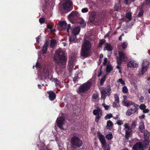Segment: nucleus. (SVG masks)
<instances>
[{
    "label": "nucleus",
    "instance_id": "obj_62",
    "mask_svg": "<svg viewBox=\"0 0 150 150\" xmlns=\"http://www.w3.org/2000/svg\"><path fill=\"white\" fill-rule=\"evenodd\" d=\"M35 67L36 68H40V66L39 64V63L37 62L36 64Z\"/></svg>",
    "mask_w": 150,
    "mask_h": 150
},
{
    "label": "nucleus",
    "instance_id": "obj_21",
    "mask_svg": "<svg viewBox=\"0 0 150 150\" xmlns=\"http://www.w3.org/2000/svg\"><path fill=\"white\" fill-rule=\"evenodd\" d=\"M150 142V141L148 139H145L142 142H141L144 150L149 145Z\"/></svg>",
    "mask_w": 150,
    "mask_h": 150
},
{
    "label": "nucleus",
    "instance_id": "obj_19",
    "mask_svg": "<svg viewBox=\"0 0 150 150\" xmlns=\"http://www.w3.org/2000/svg\"><path fill=\"white\" fill-rule=\"evenodd\" d=\"M141 142L137 143L132 147L133 150H144Z\"/></svg>",
    "mask_w": 150,
    "mask_h": 150
},
{
    "label": "nucleus",
    "instance_id": "obj_15",
    "mask_svg": "<svg viewBox=\"0 0 150 150\" xmlns=\"http://www.w3.org/2000/svg\"><path fill=\"white\" fill-rule=\"evenodd\" d=\"M123 105L127 107L131 105H133V107H135V106L138 107V105L136 104L134 102L129 100L125 101L124 100L123 101Z\"/></svg>",
    "mask_w": 150,
    "mask_h": 150
},
{
    "label": "nucleus",
    "instance_id": "obj_3",
    "mask_svg": "<svg viewBox=\"0 0 150 150\" xmlns=\"http://www.w3.org/2000/svg\"><path fill=\"white\" fill-rule=\"evenodd\" d=\"M71 146L73 149L80 147L82 145V141L78 137L73 135L71 139Z\"/></svg>",
    "mask_w": 150,
    "mask_h": 150
},
{
    "label": "nucleus",
    "instance_id": "obj_26",
    "mask_svg": "<svg viewBox=\"0 0 150 150\" xmlns=\"http://www.w3.org/2000/svg\"><path fill=\"white\" fill-rule=\"evenodd\" d=\"M56 44V40L55 39H52L50 41V47L52 48H54Z\"/></svg>",
    "mask_w": 150,
    "mask_h": 150
},
{
    "label": "nucleus",
    "instance_id": "obj_51",
    "mask_svg": "<svg viewBox=\"0 0 150 150\" xmlns=\"http://www.w3.org/2000/svg\"><path fill=\"white\" fill-rule=\"evenodd\" d=\"M102 105L104 107L105 110H108L109 107V105H106L105 104H103Z\"/></svg>",
    "mask_w": 150,
    "mask_h": 150
},
{
    "label": "nucleus",
    "instance_id": "obj_17",
    "mask_svg": "<svg viewBox=\"0 0 150 150\" xmlns=\"http://www.w3.org/2000/svg\"><path fill=\"white\" fill-rule=\"evenodd\" d=\"M90 50L83 48H81V56L85 57H87L89 56V53Z\"/></svg>",
    "mask_w": 150,
    "mask_h": 150
},
{
    "label": "nucleus",
    "instance_id": "obj_10",
    "mask_svg": "<svg viewBox=\"0 0 150 150\" xmlns=\"http://www.w3.org/2000/svg\"><path fill=\"white\" fill-rule=\"evenodd\" d=\"M64 121L65 119L63 117L61 116L58 117L56 121L58 127L61 129H63L62 126L64 124Z\"/></svg>",
    "mask_w": 150,
    "mask_h": 150
},
{
    "label": "nucleus",
    "instance_id": "obj_63",
    "mask_svg": "<svg viewBox=\"0 0 150 150\" xmlns=\"http://www.w3.org/2000/svg\"><path fill=\"white\" fill-rule=\"evenodd\" d=\"M102 74V71H101V70H100V71L99 73L98 74V77H99L101 76V74Z\"/></svg>",
    "mask_w": 150,
    "mask_h": 150
},
{
    "label": "nucleus",
    "instance_id": "obj_47",
    "mask_svg": "<svg viewBox=\"0 0 150 150\" xmlns=\"http://www.w3.org/2000/svg\"><path fill=\"white\" fill-rule=\"evenodd\" d=\"M121 47L123 49L126 48L127 46V44L125 42H123L121 45Z\"/></svg>",
    "mask_w": 150,
    "mask_h": 150
},
{
    "label": "nucleus",
    "instance_id": "obj_37",
    "mask_svg": "<svg viewBox=\"0 0 150 150\" xmlns=\"http://www.w3.org/2000/svg\"><path fill=\"white\" fill-rule=\"evenodd\" d=\"M128 89L126 86H124L122 89V92L124 93H127L128 92Z\"/></svg>",
    "mask_w": 150,
    "mask_h": 150
},
{
    "label": "nucleus",
    "instance_id": "obj_23",
    "mask_svg": "<svg viewBox=\"0 0 150 150\" xmlns=\"http://www.w3.org/2000/svg\"><path fill=\"white\" fill-rule=\"evenodd\" d=\"M105 47L103 49L104 51L107 50L110 51H112L113 50V47L109 44L106 43L105 44Z\"/></svg>",
    "mask_w": 150,
    "mask_h": 150
},
{
    "label": "nucleus",
    "instance_id": "obj_9",
    "mask_svg": "<svg viewBox=\"0 0 150 150\" xmlns=\"http://www.w3.org/2000/svg\"><path fill=\"white\" fill-rule=\"evenodd\" d=\"M80 16V14L76 11H74L69 15V18L74 21L77 20Z\"/></svg>",
    "mask_w": 150,
    "mask_h": 150
},
{
    "label": "nucleus",
    "instance_id": "obj_2",
    "mask_svg": "<svg viewBox=\"0 0 150 150\" xmlns=\"http://www.w3.org/2000/svg\"><path fill=\"white\" fill-rule=\"evenodd\" d=\"M91 86V81H88L87 82L80 86L77 92L79 94H80L81 96H83L90 89Z\"/></svg>",
    "mask_w": 150,
    "mask_h": 150
},
{
    "label": "nucleus",
    "instance_id": "obj_52",
    "mask_svg": "<svg viewBox=\"0 0 150 150\" xmlns=\"http://www.w3.org/2000/svg\"><path fill=\"white\" fill-rule=\"evenodd\" d=\"M107 61L108 60L107 58H105L104 59L103 62V64L104 65H105L107 64Z\"/></svg>",
    "mask_w": 150,
    "mask_h": 150
},
{
    "label": "nucleus",
    "instance_id": "obj_34",
    "mask_svg": "<svg viewBox=\"0 0 150 150\" xmlns=\"http://www.w3.org/2000/svg\"><path fill=\"white\" fill-rule=\"evenodd\" d=\"M106 78V76L105 75L103 76V77L101 79L100 82V85L101 86H102L103 85L104 82L105 81Z\"/></svg>",
    "mask_w": 150,
    "mask_h": 150
},
{
    "label": "nucleus",
    "instance_id": "obj_5",
    "mask_svg": "<svg viewBox=\"0 0 150 150\" xmlns=\"http://www.w3.org/2000/svg\"><path fill=\"white\" fill-rule=\"evenodd\" d=\"M117 64L121 65L122 62H125L127 61L128 58L126 54L122 51L118 52V56L116 57Z\"/></svg>",
    "mask_w": 150,
    "mask_h": 150
},
{
    "label": "nucleus",
    "instance_id": "obj_18",
    "mask_svg": "<svg viewBox=\"0 0 150 150\" xmlns=\"http://www.w3.org/2000/svg\"><path fill=\"white\" fill-rule=\"evenodd\" d=\"M47 93L49 95L48 97L51 101H53L55 99L56 95L54 92L52 91H47Z\"/></svg>",
    "mask_w": 150,
    "mask_h": 150
},
{
    "label": "nucleus",
    "instance_id": "obj_14",
    "mask_svg": "<svg viewBox=\"0 0 150 150\" xmlns=\"http://www.w3.org/2000/svg\"><path fill=\"white\" fill-rule=\"evenodd\" d=\"M99 140L101 143L102 146H106L107 144L104 136L100 133L98 134Z\"/></svg>",
    "mask_w": 150,
    "mask_h": 150
},
{
    "label": "nucleus",
    "instance_id": "obj_16",
    "mask_svg": "<svg viewBox=\"0 0 150 150\" xmlns=\"http://www.w3.org/2000/svg\"><path fill=\"white\" fill-rule=\"evenodd\" d=\"M137 107L135 106L133 108H131L128 109L126 112V115L129 116L133 113L137 112H138V108Z\"/></svg>",
    "mask_w": 150,
    "mask_h": 150
},
{
    "label": "nucleus",
    "instance_id": "obj_22",
    "mask_svg": "<svg viewBox=\"0 0 150 150\" xmlns=\"http://www.w3.org/2000/svg\"><path fill=\"white\" fill-rule=\"evenodd\" d=\"M58 24H59L60 28L62 29L65 30L66 29L67 25V23L66 22L62 21L59 22Z\"/></svg>",
    "mask_w": 150,
    "mask_h": 150
},
{
    "label": "nucleus",
    "instance_id": "obj_1",
    "mask_svg": "<svg viewBox=\"0 0 150 150\" xmlns=\"http://www.w3.org/2000/svg\"><path fill=\"white\" fill-rule=\"evenodd\" d=\"M137 125L136 122L134 121L131 125V127L129 125V124L125 123L124 125V130L125 131V138L127 139H128L129 137L132 136V129H134Z\"/></svg>",
    "mask_w": 150,
    "mask_h": 150
},
{
    "label": "nucleus",
    "instance_id": "obj_58",
    "mask_svg": "<svg viewBox=\"0 0 150 150\" xmlns=\"http://www.w3.org/2000/svg\"><path fill=\"white\" fill-rule=\"evenodd\" d=\"M145 117V115L144 114H143L142 115L139 116V119H144Z\"/></svg>",
    "mask_w": 150,
    "mask_h": 150
},
{
    "label": "nucleus",
    "instance_id": "obj_8",
    "mask_svg": "<svg viewBox=\"0 0 150 150\" xmlns=\"http://www.w3.org/2000/svg\"><path fill=\"white\" fill-rule=\"evenodd\" d=\"M71 35L69 38V41L70 42L75 41L77 39L76 35L79 34L80 31V28L79 27H76L73 29H71Z\"/></svg>",
    "mask_w": 150,
    "mask_h": 150
},
{
    "label": "nucleus",
    "instance_id": "obj_64",
    "mask_svg": "<svg viewBox=\"0 0 150 150\" xmlns=\"http://www.w3.org/2000/svg\"><path fill=\"white\" fill-rule=\"evenodd\" d=\"M146 4H147L150 5V0H146Z\"/></svg>",
    "mask_w": 150,
    "mask_h": 150
},
{
    "label": "nucleus",
    "instance_id": "obj_25",
    "mask_svg": "<svg viewBox=\"0 0 150 150\" xmlns=\"http://www.w3.org/2000/svg\"><path fill=\"white\" fill-rule=\"evenodd\" d=\"M143 132H144V138L146 139L148 138L149 137L150 134L149 132H148L147 130H145Z\"/></svg>",
    "mask_w": 150,
    "mask_h": 150
},
{
    "label": "nucleus",
    "instance_id": "obj_6",
    "mask_svg": "<svg viewBox=\"0 0 150 150\" xmlns=\"http://www.w3.org/2000/svg\"><path fill=\"white\" fill-rule=\"evenodd\" d=\"M57 56V59L60 61L61 64L63 65L66 64L67 57L65 55V53L63 51L58 50L56 51Z\"/></svg>",
    "mask_w": 150,
    "mask_h": 150
},
{
    "label": "nucleus",
    "instance_id": "obj_30",
    "mask_svg": "<svg viewBox=\"0 0 150 150\" xmlns=\"http://www.w3.org/2000/svg\"><path fill=\"white\" fill-rule=\"evenodd\" d=\"M126 18L128 19L129 21H131L132 19V13L131 12H129L126 13Z\"/></svg>",
    "mask_w": 150,
    "mask_h": 150
},
{
    "label": "nucleus",
    "instance_id": "obj_7",
    "mask_svg": "<svg viewBox=\"0 0 150 150\" xmlns=\"http://www.w3.org/2000/svg\"><path fill=\"white\" fill-rule=\"evenodd\" d=\"M100 90L101 92V98L104 100L105 99L107 95L109 96L111 93V89L110 85H108L107 87L105 88L100 87Z\"/></svg>",
    "mask_w": 150,
    "mask_h": 150
},
{
    "label": "nucleus",
    "instance_id": "obj_29",
    "mask_svg": "<svg viewBox=\"0 0 150 150\" xmlns=\"http://www.w3.org/2000/svg\"><path fill=\"white\" fill-rule=\"evenodd\" d=\"M97 115V116L96 117L95 121L97 122H98L102 115V112H101L100 113H98V114Z\"/></svg>",
    "mask_w": 150,
    "mask_h": 150
},
{
    "label": "nucleus",
    "instance_id": "obj_38",
    "mask_svg": "<svg viewBox=\"0 0 150 150\" xmlns=\"http://www.w3.org/2000/svg\"><path fill=\"white\" fill-rule=\"evenodd\" d=\"M117 83L120 82L121 84H122L123 85H125V81L122 80V79H120L117 80Z\"/></svg>",
    "mask_w": 150,
    "mask_h": 150
},
{
    "label": "nucleus",
    "instance_id": "obj_35",
    "mask_svg": "<svg viewBox=\"0 0 150 150\" xmlns=\"http://www.w3.org/2000/svg\"><path fill=\"white\" fill-rule=\"evenodd\" d=\"M115 98V102H116L117 103H119V97L117 94H115L114 96Z\"/></svg>",
    "mask_w": 150,
    "mask_h": 150
},
{
    "label": "nucleus",
    "instance_id": "obj_45",
    "mask_svg": "<svg viewBox=\"0 0 150 150\" xmlns=\"http://www.w3.org/2000/svg\"><path fill=\"white\" fill-rule=\"evenodd\" d=\"M139 108L141 110H143L146 108V106L144 104H141L140 105Z\"/></svg>",
    "mask_w": 150,
    "mask_h": 150
},
{
    "label": "nucleus",
    "instance_id": "obj_40",
    "mask_svg": "<svg viewBox=\"0 0 150 150\" xmlns=\"http://www.w3.org/2000/svg\"><path fill=\"white\" fill-rule=\"evenodd\" d=\"M113 117L112 115L111 114H108L105 117V119H110Z\"/></svg>",
    "mask_w": 150,
    "mask_h": 150
},
{
    "label": "nucleus",
    "instance_id": "obj_13",
    "mask_svg": "<svg viewBox=\"0 0 150 150\" xmlns=\"http://www.w3.org/2000/svg\"><path fill=\"white\" fill-rule=\"evenodd\" d=\"M92 46L91 42L87 40H85L82 48L91 50Z\"/></svg>",
    "mask_w": 150,
    "mask_h": 150
},
{
    "label": "nucleus",
    "instance_id": "obj_61",
    "mask_svg": "<svg viewBox=\"0 0 150 150\" xmlns=\"http://www.w3.org/2000/svg\"><path fill=\"white\" fill-rule=\"evenodd\" d=\"M149 110L147 109H145V108L143 110V112L144 113H148L149 112Z\"/></svg>",
    "mask_w": 150,
    "mask_h": 150
},
{
    "label": "nucleus",
    "instance_id": "obj_46",
    "mask_svg": "<svg viewBox=\"0 0 150 150\" xmlns=\"http://www.w3.org/2000/svg\"><path fill=\"white\" fill-rule=\"evenodd\" d=\"M88 9L87 8H84L81 9V12L83 13H85L88 11Z\"/></svg>",
    "mask_w": 150,
    "mask_h": 150
},
{
    "label": "nucleus",
    "instance_id": "obj_36",
    "mask_svg": "<svg viewBox=\"0 0 150 150\" xmlns=\"http://www.w3.org/2000/svg\"><path fill=\"white\" fill-rule=\"evenodd\" d=\"M112 69V67L110 65L107 66L106 68V71L107 72H110Z\"/></svg>",
    "mask_w": 150,
    "mask_h": 150
},
{
    "label": "nucleus",
    "instance_id": "obj_48",
    "mask_svg": "<svg viewBox=\"0 0 150 150\" xmlns=\"http://www.w3.org/2000/svg\"><path fill=\"white\" fill-rule=\"evenodd\" d=\"M80 24L81 25H82V26L83 27H85L86 25V23L85 22V21L83 20L82 21L80 22Z\"/></svg>",
    "mask_w": 150,
    "mask_h": 150
},
{
    "label": "nucleus",
    "instance_id": "obj_41",
    "mask_svg": "<svg viewBox=\"0 0 150 150\" xmlns=\"http://www.w3.org/2000/svg\"><path fill=\"white\" fill-rule=\"evenodd\" d=\"M47 48L46 47H43L42 49V53L43 54H45L47 52Z\"/></svg>",
    "mask_w": 150,
    "mask_h": 150
},
{
    "label": "nucleus",
    "instance_id": "obj_49",
    "mask_svg": "<svg viewBox=\"0 0 150 150\" xmlns=\"http://www.w3.org/2000/svg\"><path fill=\"white\" fill-rule=\"evenodd\" d=\"M117 123L118 125H121L123 124V122L122 120H118L117 121Z\"/></svg>",
    "mask_w": 150,
    "mask_h": 150
},
{
    "label": "nucleus",
    "instance_id": "obj_44",
    "mask_svg": "<svg viewBox=\"0 0 150 150\" xmlns=\"http://www.w3.org/2000/svg\"><path fill=\"white\" fill-rule=\"evenodd\" d=\"M39 21L40 24H43L45 21V19L43 18H40L39 19Z\"/></svg>",
    "mask_w": 150,
    "mask_h": 150
},
{
    "label": "nucleus",
    "instance_id": "obj_28",
    "mask_svg": "<svg viewBox=\"0 0 150 150\" xmlns=\"http://www.w3.org/2000/svg\"><path fill=\"white\" fill-rule=\"evenodd\" d=\"M102 112L100 108H98L97 109H95L93 111V113L95 115H98V113H100V112Z\"/></svg>",
    "mask_w": 150,
    "mask_h": 150
},
{
    "label": "nucleus",
    "instance_id": "obj_24",
    "mask_svg": "<svg viewBox=\"0 0 150 150\" xmlns=\"http://www.w3.org/2000/svg\"><path fill=\"white\" fill-rule=\"evenodd\" d=\"M138 10L139 11V12L138 14V16L139 17H140L143 16L144 13V11L142 7L138 8Z\"/></svg>",
    "mask_w": 150,
    "mask_h": 150
},
{
    "label": "nucleus",
    "instance_id": "obj_32",
    "mask_svg": "<svg viewBox=\"0 0 150 150\" xmlns=\"http://www.w3.org/2000/svg\"><path fill=\"white\" fill-rule=\"evenodd\" d=\"M114 9L115 11H120L121 10L120 7H119V4H115L114 6Z\"/></svg>",
    "mask_w": 150,
    "mask_h": 150
},
{
    "label": "nucleus",
    "instance_id": "obj_42",
    "mask_svg": "<svg viewBox=\"0 0 150 150\" xmlns=\"http://www.w3.org/2000/svg\"><path fill=\"white\" fill-rule=\"evenodd\" d=\"M121 65H118L117 64V65L116 67V68L119 70V72L120 74L122 73V72L121 71Z\"/></svg>",
    "mask_w": 150,
    "mask_h": 150
},
{
    "label": "nucleus",
    "instance_id": "obj_11",
    "mask_svg": "<svg viewBox=\"0 0 150 150\" xmlns=\"http://www.w3.org/2000/svg\"><path fill=\"white\" fill-rule=\"evenodd\" d=\"M149 62L146 60H143L142 64V69L141 72L142 74H143L146 71L148 68Z\"/></svg>",
    "mask_w": 150,
    "mask_h": 150
},
{
    "label": "nucleus",
    "instance_id": "obj_43",
    "mask_svg": "<svg viewBox=\"0 0 150 150\" xmlns=\"http://www.w3.org/2000/svg\"><path fill=\"white\" fill-rule=\"evenodd\" d=\"M119 105V103H117L116 102H114L112 103V106L114 108L118 107Z\"/></svg>",
    "mask_w": 150,
    "mask_h": 150
},
{
    "label": "nucleus",
    "instance_id": "obj_33",
    "mask_svg": "<svg viewBox=\"0 0 150 150\" xmlns=\"http://www.w3.org/2000/svg\"><path fill=\"white\" fill-rule=\"evenodd\" d=\"M105 41L106 40L105 39L100 40L99 42V47H101L103 44L105 43Z\"/></svg>",
    "mask_w": 150,
    "mask_h": 150
},
{
    "label": "nucleus",
    "instance_id": "obj_54",
    "mask_svg": "<svg viewBox=\"0 0 150 150\" xmlns=\"http://www.w3.org/2000/svg\"><path fill=\"white\" fill-rule=\"evenodd\" d=\"M98 96L96 94H93L92 96V98L94 99H96L98 98Z\"/></svg>",
    "mask_w": 150,
    "mask_h": 150
},
{
    "label": "nucleus",
    "instance_id": "obj_53",
    "mask_svg": "<svg viewBox=\"0 0 150 150\" xmlns=\"http://www.w3.org/2000/svg\"><path fill=\"white\" fill-rule=\"evenodd\" d=\"M71 26L70 24H68L67 28V32L69 33V30L71 29Z\"/></svg>",
    "mask_w": 150,
    "mask_h": 150
},
{
    "label": "nucleus",
    "instance_id": "obj_4",
    "mask_svg": "<svg viewBox=\"0 0 150 150\" xmlns=\"http://www.w3.org/2000/svg\"><path fill=\"white\" fill-rule=\"evenodd\" d=\"M62 4L63 8L62 11L64 13H68L73 8V3L71 0H63Z\"/></svg>",
    "mask_w": 150,
    "mask_h": 150
},
{
    "label": "nucleus",
    "instance_id": "obj_57",
    "mask_svg": "<svg viewBox=\"0 0 150 150\" xmlns=\"http://www.w3.org/2000/svg\"><path fill=\"white\" fill-rule=\"evenodd\" d=\"M144 100V97L143 96H140L139 100L141 102H143V100Z\"/></svg>",
    "mask_w": 150,
    "mask_h": 150
},
{
    "label": "nucleus",
    "instance_id": "obj_27",
    "mask_svg": "<svg viewBox=\"0 0 150 150\" xmlns=\"http://www.w3.org/2000/svg\"><path fill=\"white\" fill-rule=\"evenodd\" d=\"M139 129L140 131H141V132H143L145 130V127L144 125V123H142L141 125H139Z\"/></svg>",
    "mask_w": 150,
    "mask_h": 150
},
{
    "label": "nucleus",
    "instance_id": "obj_59",
    "mask_svg": "<svg viewBox=\"0 0 150 150\" xmlns=\"http://www.w3.org/2000/svg\"><path fill=\"white\" fill-rule=\"evenodd\" d=\"M53 81H54L56 83H59V81L58 79L57 78H54L53 79Z\"/></svg>",
    "mask_w": 150,
    "mask_h": 150
},
{
    "label": "nucleus",
    "instance_id": "obj_50",
    "mask_svg": "<svg viewBox=\"0 0 150 150\" xmlns=\"http://www.w3.org/2000/svg\"><path fill=\"white\" fill-rule=\"evenodd\" d=\"M79 79V76H76L73 79V81L74 82H75L76 81H78V79Z\"/></svg>",
    "mask_w": 150,
    "mask_h": 150
},
{
    "label": "nucleus",
    "instance_id": "obj_55",
    "mask_svg": "<svg viewBox=\"0 0 150 150\" xmlns=\"http://www.w3.org/2000/svg\"><path fill=\"white\" fill-rule=\"evenodd\" d=\"M49 45V42L48 41H46V42L44 44V45L43 47H46V48H47L48 45Z\"/></svg>",
    "mask_w": 150,
    "mask_h": 150
},
{
    "label": "nucleus",
    "instance_id": "obj_31",
    "mask_svg": "<svg viewBox=\"0 0 150 150\" xmlns=\"http://www.w3.org/2000/svg\"><path fill=\"white\" fill-rule=\"evenodd\" d=\"M105 137L108 140L111 139L113 138V136L112 134L109 133L107 134L105 136Z\"/></svg>",
    "mask_w": 150,
    "mask_h": 150
},
{
    "label": "nucleus",
    "instance_id": "obj_20",
    "mask_svg": "<svg viewBox=\"0 0 150 150\" xmlns=\"http://www.w3.org/2000/svg\"><path fill=\"white\" fill-rule=\"evenodd\" d=\"M138 66V64L135 61L131 60L127 64L128 67H137Z\"/></svg>",
    "mask_w": 150,
    "mask_h": 150
},
{
    "label": "nucleus",
    "instance_id": "obj_12",
    "mask_svg": "<svg viewBox=\"0 0 150 150\" xmlns=\"http://www.w3.org/2000/svg\"><path fill=\"white\" fill-rule=\"evenodd\" d=\"M96 13L94 12H90L89 13L88 21L90 23H93L96 18Z\"/></svg>",
    "mask_w": 150,
    "mask_h": 150
},
{
    "label": "nucleus",
    "instance_id": "obj_39",
    "mask_svg": "<svg viewBox=\"0 0 150 150\" xmlns=\"http://www.w3.org/2000/svg\"><path fill=\"white\" fill-rule=\"evenodd\" d=\"M107 125L108 127H110L113 125L112 122L110 120L108 121Z\"/></svg>",
    "mask_w": 150,
    "mask_h": 150
},
{
    "label": "nucleus",
    "instance_id": "obj_56",
    "mask_svg": "<svg viewBox=\"0 0 150 150\" xmlns=\"http://www.w3.org/2000/svg\"><path fill=\"white\" fill-rule=\"evenodd\" d=\"M103 147H104V150H110V148L109 146H108L107 145H106V146Z\"/></svg>",
    "mask_w": 150,
    "mask_h": 150
},
{
    "label": "nucleus",
    "instance_id": "obj_60",
    "mask_svg": "<svg viewBox=\"0 0 150 150\" xmlns=\"http://www.w3.org/2000/svg\"><path fill=\"white\" fill-rule=\"evenodd\" d=\"M47 28L50 29H52V26L50 25H47Z\"/></svg>",
    "mask_w": 150,
    "mask_h": 150
}]
</instances>
